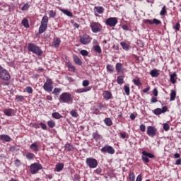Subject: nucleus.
Listing matches in <instances>:
<instances>
[{
    "label": "nucleus",
    "mask_w": 181,
    "mask_h": 181,
    "mask_svg": "<svg viewBox=\"0 0 181 181\" xmlns=\"http://www.w3.org/2000/svg\"><path fill=\"white\" fill-rule=\"evenodd\" d=\"M59 101L62 104H71L73 98L70 93L64 92L59 95Z\"/></svg>",
    "instance_id": "1"
},
{
    "label": "nucleus",
    "mask_w": 181,
    "mask_h": 181,
    "mask_svg": "<svg viewBox=\"0 0 181 181\" xmlns=\"http://www.w3.org/2000/svg\"><path fill=\"white\" fill-rule=\"evenodd\" d=\"M28 52H32V53L36 54V56H42V54H43V51L42 49L33 43L28 44Z\"/></svg>",
    "instance_id": "2"
},
{
    "label": "nucleus",
    "mask_w": 181,
    "mask_h": 181,
    "mask_svg": "<svg viewBox=\"0 0 181 181\" xmlns=\"http://www.w3.org/2000/svg\"><path fill=\"white\" fill-rule=\"evenodd\" d=\"M42 169H43V165L40 163H34L30 165V172L32 175H36Z\"/></svg>",
    "instance_id": "3"
},
{
    "label": "nucleus",
    "mask_w": 181,
    "mask_h": 181,
    "mask_svg": "<svg viewBox=\"0 0 181 181\" xmlns=\"http://www.w3.org/2000/svg\"><path fill=\"white\" fill-rule=\"evenodd\" d=\"M86 163L90 169H95L98 166V160L91 157L86 159Z\"/></svg>",
    "instance_id": "4"
},
{
    "label": "nucleus",
    "mask_w": 181,
    "mask_h": 181,
    "mask_svg": "<svg viewBox=\"0 0 181 181\" xmlns=\"http://www.w3.org/2000/svg\"><path fill=\"white\" fill-rule=\"evenodd\" d=\"M0 78L4 80L5 81H9L11 80V74L8 70L4 69L2 66L0 65Z\"/></svg>",
    "instance_id": "5"
},
{
    "label": "nucleus",
    "mask_w": 181,
    "mask_h": 181,
    "mask_svg": "<svg viewBox=\"0 0 181 181\" xmlns=\"http://www.w3.org/2000/svg\"><path fill=\"white\" fill-rule=\"evenodd\" d=\"M90 28L93 33H98L103 30V25L98 22H91Z\"/></svg>",
    "instance_id": "6"
},
{
    "label": "nucleus",
    "mask_w": 181,
    "mask_h": 181,
    "mask_svg": "<svg viewBox=\"0 0 181 181\" xmlns=\"http://www.w3.org/2000/svg\"><path fill=\"white\" fill-rule=\"evenodd\" d=\"M43 89L47 93H52L53 91V81L50 78H47L43 85Z\"/></svg>",
    "instance_id": "7"
},
{
    "label": "nucleus",
    "mask_w": 181,
    "mask_h": 181,
    "mask_svg": "<svg viewBox=\"0 0 181 181\" xmlns=\"http://www.w3.org/2000/svg\"><path fill=\"white\" fill-rule=\"evenodd\" d=\"M150 158V159H153V158H155V155L148 153L146 151H142L141 159L144 163H149V158Z\"/></svg>",
    "instance_id": "8"
},
{
    "label": "nucleus",
    "mask_w": 181,
    "mask_h": 181,
    "mask_svg": "<svg viewBox=\"0 0 181 181\" xmlns=\"http://www.w3.org/2000/svg\"><path fill=\"white\" fill-rule=\"evenodd\" d=\"M159 133L158 132V129L154 126H148L147 128V135L151 136V138H153V136H156L158 135Z\"/></svg>",
    "instance_id": "9"
},
{
    "label": "nucleus",
    "mask_w": 181,
    "mask_h": 181,
    "mask_svg": "<svg viewBox=\"0 0 181 181\" xmlns=\"http://www.w3.org/2000/svg\"><path fill=\"white\" fill-rule=\"evenodd\" d=\"M91 40H93V38L87 34H85L80 37V43H81V45H90V43H91Z\"/></svg>",
    "instance_id": "10"
},
{
    "label": "nucleus",
    "mask_w": 181,
    "mask_h": 181,
    "mask_svg": "<svg viewBox=\"0 0 181 181\" xmlns=\"http://www.w3.org/2000/svg\"><path fill=\"white\" fill-rule=\"evenodd\" d=\"M118 23V19L115 17H110L105 21V25L110 28H114Z\"/></svg>",
    "instance_id": "11"
},
{
    "label": "nucleus",
    "mask_w": 181,
    "mask_h": 181,
    "mask_svg": "<svg viewBox=\"0 0 181 181\" xmlns=\"http://www.w3.org/2000/svg\"><path fill=\"white\" fill-rule=\"evenodd\" d=\"M101 152H107L110 155H114L115 153V149L111 146H105L101 148Z\"/></svg>",
    "instance_id": "12"
},
{
    "label": "nucleus",
    "mask_w": 181,
    "mask_h": 181,
    "mask_svg": "<svg viewBox=\"0 0 181 181\" xmlns=\"http://www.w3.org/2000/svg\"><path fill=\"white\" fill-rule=\"evenodd\" d=\"M144 23H145V25H160L162 21H160V20H158L157 18H153V20L146 19L144 20Z\"/></svg>",
    "instance_id": "13"
},
{
    "label": "nucleus",
    "mask_w": 181,
    "mask_h": 181,
    "mask_svg": "<svg viewBox=\"0 0 181 181\" xmlns=\"http://www.w3.org/2000/svg\"><path fill=\"white\" fill-rule=\"evenodd\" d=\"M168 111V106H164L160 108H156L155 109L153 112L155 114V115H160V114H165Z\"/></svg>",
    "instance_id": "14"
},
{
    "label": "nucleus",
    "mask_w": 181,
    "mask_h": 181,
    "mask_svg": "<svg viewBox=\"0 0 181 181\" xmlns=\"http://www.w3.org/2000/svg\"><path fill=\"white\" fill-rule=\"evenodd\" d=\"M104 100H111L112 98V93L110 90H105L103 93Z\"/></svg>",
    "instance_id": "15"
},
{
    "label": "nucleus",
    "mask_w": 181,
    "mask_h": 181,
    "mask_svg": "<svg viewBox=\"0 0 181 181\" xmlns=\"http://www.w3.org/2000/svg\"><path fill=\"white\" fill-rule=\"evenodd\" d=\"M60 43H62V40H60V38L56 37L53 40L52 47H54L55 49H57V47L60 46Z\"/></svg>",
    "instance_id": "16"
},
{
    "label": "nucleus",
    "mask_w": 181,
    "mask_h": 181,
    "mask_svg": "<svg viewBox=\"0 0 181 181\" xmlns=\"http://www.w3.org/2000/svg\"><path fill=\"white\" fill-rule=\"evenodd\" d=\"M88 91H91V86H88V88H81L76 90V93L78 94H81V93H88Z\"/></svg>",
    "instance_id": "17"
},
{
    "label": "nucleus",
    "mask_w": 181,
    "mask_h": 181,
    "mask_svg": "<svg viewBox=\"0 0 181 181\" xmlns=\"http://www.w3.org/2000/svg\"><path fill=\"white\" fill-rule=\"evenodd\" d=\"M4 112L5 114V115H6L7 117H12V115H15V110H13V109H5L4 110Z\"/></svg>",
    "instance_id": "18"
},
{
    "label": "nucleus",
    "mask_w": 181,
    "mask_h": 181,
    "mask_svg": "<svg viewBox=\"0 0 181 181\" xmlns=\"http://www.w3.org/2000/svg\"><path fill=\"white\" fill-rule=\"evenodd\" d=\"M30 149H31V151H33V152L37 153V152H39V146L37 145V144L36 142L33 143L30 146Z\"/></svg>",
    "instance_id": "19"
},
{
    "label": "nucleus",
    "mask_w": 181,
    "mask_h": 181,
    "mask_svg": "<svg viewBox=\"0 0 181 181\" xmlns=\"http://www.w3.org/2000/svg\"><path fill=\"white\" fill-rule=\"evenodd\" d=\"M66 67L68 68V71L76 73V66L71 64V62H66Z\"/></svg>",
    "instance_id": "20"
},
{
    "label": "nucleus",
    "mask_w": 181,
    "mask_h": 181,
    "mask_svg": "<svg viewBox=\"0 0 181 181\" xmlns=\"http://www.w3.org/2000/svg\"><path fill=\"white\" fill-rule=\"evenodd\" d=\"M0 139L1 141H4V142H11V141H12V139H11V136L6 134L0 135Z\"/></svg>",
    "instance_id": "21"
},
{
    "label": "nucleus",
    "mask_w": 181,
    "mask_h": 181,
    "mask_svg": "<svg viewBox=\"0 0 181 181\" xmlns=\"http://www.w3.org/2000/svg\"><path fill=\"white\" fill-rule=\"evenodd\" d=\"M159 69H154L150 71V75L151 77H159L160 73Z\"/></svg>",
    "instance_id": "22"
},
{
    "label": "nucleus",
    "mask_w": 181,
    "mask_h": 181,
    "mask_svg": "<svg viewBox=\"0 0 181 181\" xmlns=\"http://www.w3.org/2000/svg\"><path fill=\"white\" fill-rule=\"evenodd\" d=\"M115 69L117 73H122L124 71V66L121 63H117Z\"/></svg>",
    "instance_id": "23"
},
{
    "label": "nucleus",
    "mask_w": 181,
    "mask_h": 181,
    "mask_svg": "<svg viewBox=\"0 0 181 181\" xmlns=\"http://www.w3.org/2000/svg\"><path fill=\"white\" fill-rule=\"evenodd\" d=\"M47 30V25H45L43 24H40L39 30H38V33L40 35H42V33H45Z\"/></svg>",
    "instance_id": "24"
},
{
    "label": "nucleus",
    "mask_w": 181,
    "mask_h": 181,
    "mask_svg": "<svg viewBox=\"0 0 181 181\" xmlns=\"http://www.w3.org/2000/svg\"><path fill=\"white\" fill-rule=\"evenodd\" d=\"M73 60L75 64H77L78 66H81V64H83V62L80 60V58L77 55L73 56Z\"/></svg>",
    "instance_id": "25"
},
{
    "label": "nucleus",
    "mask_w": 181,
    "mask_h": 181,
    "mask_svg": "<svg viewBox=\"0 0 181 181\" xmlns=\"http://www.w3.org/2000/svg\"><path fill=\"white\" fill-rule=\"evenodd\" d=\"M64 169V165L63 163H59L55 166V172H62Z\"/></svg>",
    "instance_id": "26"
},
{
    "label": "nucleus",
    "mask_w": 181,
    "mask_h": 181,
    "mask_svg": "<svg viewBox=\"0 0 181 181\" xmlns=\"http://www.w3.org/2000/svg\"><path fill=\"white\" fill-rule=\"evenodd\" d=\"M92 136L93 139H95V141H100V139H101L102 138L101 134H98V131L93 132L92 134Z\"/></svg>",
    "instance_id": "27"
},
{
    "label": "nucleus",
    "mask_w": 181,
    "mask_h": 181,
    "mask_svg": "<svg viewBox=\"0 0 181 181\" xmlns=\"http://www.w3.org/2000/svg\"><path fill=\"white\" fill-rule=\"evenodd\" d=\"M94 11H95L97 13H99L100 15H101L104 12L105 9H104V7L103 6H95Z\"/></svg>",
    "instance_id": "28"
},
{
    "label": "nucleus",
    "mask_w": 181,
    "mask_h": 181,
    "mask_svg": "<svg viewBox=\"0 0 181 181\" xmlns=\"http://www.w3.org/2000/svg\"><path fill=\"white\" fill-rule=\"evenodd\" d=\"M47 23H49V17H47V16H45L41 20V25H45V26H47Z\"/></svg>",
    "instance_id": "29"
},
{
    "label": "nucleus",
    "mask_w": 181,
    "mask_h": 181,
    "mask_svg": "<svg viewBox=\"0 0 181 181\" xmlns=\"http://www.w3.org/2000/svg\"><path fill=\"white\" fill-rule=\"evenodd\" d=\"M176 100V92L175 90H170V101H175Z\"/></svg>",
    "instance_id": "30"
},
{
    "label": "nucleus",
    "mask_w": 181,
    "mask_h": 181,
    "mask_svg": "<svg viewBox=\"0 0 181 181\" xmlns=\"http://www.w3.org/2000/svg\"><path fill=\"white\" fill-rule=\"evenodd\" d=\"M177 76V74L175 72H174L173 74H171L170 76V80L172 84H176V79L175 78H176Z\"/></svg>",
    "instance_id": "31"
},
{
    "label": "nucleus",
    "mask_w": 181,
    "mask_h": 181,
    "mask_svg": "<svg viewBox=\"0 0 181 181\" xmlns=\"http://www.w3.org/2000/svg\"><path fill=\"white\" fill-rule=\"evenodd\" d=\"M133 83L134 86H136L137 87L142 86V83H141V79H139V78H136L133 79Z\"/></svg>",
    "instance_id": "32"
},
{
    "label": "nucleus",
    "mask_w": 181,
    "mask_h": 181,
    "mask_svg": "<svg viewBox=\"0 0 181 181\" xmlns=\"http://www.w3.org/2000/svg\"><path fill=\"white\" fill-rule=\"evenodd\" d=\"M104 122L107 127H111L112 125V120L110 117L105 118Z\"/></svg>",
    "instance_id": "33"
},
{
    "label": "nucleus",
    "mask_w": 181,
    "mask_h": 181,
    "mask_svg": "<svg viewBox=\"0 0 181 181\" xmlns=\"http://www.w3.org/2000/svg\"><path fill=\"white\" fill-rule=\"evenodd\" d=\"M25 156L28 160H33V159H35V155L33 153L28 152Z\"/></svg>",
    "instance_id": "34"
},
{
    "label": "nucleus",
    "mask_w": 181,
    "mask_h": 181,
    "mask_svg": "<svg viewBox=\"0 0 181 181\" xmlns=\"http://www.w3.org/2000/svg\"><path fill=\"white\" fill-rule=\"evenodd\" d=\"M120 45L122 46L124 50H129V45L127 44L125 42H120Z\"/></svg>",
    "instance_id": "35"
},
{
    "label": "nucleus",
    "mask_w": 181,
    "mask_h": 181,
    "mask_svg": "<svg viewBox=\"0 0 181 181\" xmlns=\"http://www.w3.org/2000/svg\"><path fill=\"white\" fill-rule=\"evenodd\" d=\"M65 148L66 149V151H68L69 152L71 151H74V147L73 146V145H71V144H66L65 145Z\"/></svg>",
    "instance_id": "36"
},
{
    "label": "nucleus",
    "mask_w": 181,
    "mask_h": 181,
    "mask_svg": "<svg viewBox=\"0 0 181 181\" xmlns=\"http://www.w3.org/2000/svg\"><path fill=\"white\" fill-rule=\"evenodd\" d=\"M23 26H24V28H29V21H28V19L24 18L22 22H21Z\"/></svg>",
    "instance_id": "37"
},
{
    "label": "nucleus",
    "mask_w": 181,
    "mask_h": 181,
    "mask_svg": "<svg viewBox=\"0 0 181 181\" xmlns=\"http://www.w3.org/2000/svg\"><path fill=\"white\" fill-rule=\"evenodd\" d=\"M93 49H94L95 52H96V53L101 54L103 52V49H101V47H100V45L93 46Z\"/></svg>",
    "instance_id": "38"
},
{
    "label": "nucleus",
    "mask_w": 181,
    "mask_h": 181,
    "mask_svg": "<svg viewBox=\"0 0 181 181\" xmlns=\"http://www.w3.org/2000/svg\"><path fill=\"white\" fill-rule=\"evenodd\" d=\"M117 84H119L120 86L124 84V76H119L117 78Z\"/></svg>",
    "instance_id": "39"
},
{
    "label": "nucleus",
    "mask_w": 181,
    "mask_h": 181,
    "mask_svg": "<svg viewBox=\"0 0 181 181\" xmlns=\"http://www.w3.org/2000/svg\"><path fill=\"white\" fill-rule=\"evenodd\" d=\"M70 115L71 117H73V118H77L78 117V112H77V110H71Z\"/></svg>",
    "instance_id": "40"
},
{
    "label": "nucleus",
    "mask_w": 181,
    "mask_h": 181,
    "mask_svg": "<svg viewBox=\"0 0 181 181\" xmlns=\"http://www.w3.org/2000/svg\"><path fill=\"white\" fill-rule=\"evenodd\" d=\"M52 117L55 118V119H60V118H62L63 116H62L59 112H53Z\"/></svg>",
    "instance_id": "41"
},
{
    "label": "nucleus",
    "mask_w": 181,
    "mask_h": 181,
    "mask_svg": "<svg viewBox=\"0 0 181 181\" xmlns=\"http://www.w3.org/2000/svg\"><path fill=\"white\" fill-rule=\"evenodd\" d=\"M119 135L120 138H122V139H125V138H128V134H127V132H120L119 133Z\"/></svg>",
    "instance_id": "42"
},
{
    "label": "nucleus",
    "mask_w": 181,
    "mask_h": 181,
    "mask_svg": "<svg viewBox=\"0 0 181 181\" xmlns=\"http://www.w3.org/2000/svg\"><path fill=\"white\" fill-rule=\"evenodd\" d=\"M47 125L49 128H54L56 127V122L53 120H49L47 122Z\"/></svg>",
    "instance_id": "43"
},
{
    "label": "nucleus",
    "mask_w": 181,
    "mask_h": 181,
    "mask_svg": "<svg viewBox=\"0 0 181 181\" xmlns=\"http://www.w3.org/2000/svg\"><path fill=\"white\" fill-rule=\"evenodd\" d=\"M16 100L18 103H22V101H23V100H25V97H23V95H17L16 96Z\"/></svg>",
    "instance_id": "44"
},
{
    "label": "nucleus",
    "mask_w": 181,
    "mask_h": 181,
    "mask_svg": "<svg viewBox=\"0 0 181 181\" xmlns=\"http://www.w3.org/2000/svg\"><path fill=\"white\" fill-rule=\"evenodd\" d=\"M124 93H126V95H129L130 91H131V89L129 88V86L125 85L124 86Z\"/></svg>",
    "instance_id": "45"
},
{
    "label": "nucleus",
    "mask_w": 181,
    "mask_h": 181,
    "mask_svg": "<svg viewBox=\"0 0 181 181\" xmlns=\"http://www.w3.org/2000/svg\"><path fill=\"white\" fill-rule=\"evenodd\" d=\"M63 13H64V15H66V16H69V17H73V13H71V11H69V10H62Z\"/></svg>",
    "instance_id": "46"
},
{
    "label": "nucleus",
    "mask_w": 181,
    "mask_h": 181,
    "mask_svg": "<svg viewBox=\"0 0 181 181\" xmlns=\"http://www.w3.org/2000/svg\"><path fill=\"white\" fill-rule=\"evenodd\" d=\"M106 69L107 71H110V73H112V71H114V66L111 64H107Z\"/></svg>",
    "instance_id": "47"
},
{
    "label": "nucleus",
    "mask_w": 181,
    "mask_h": 181,
    "mask_svg": "<svg viewBox=\"0 0 181 181\" xmlns=\"http://www.w3.org/2000/svg\"><path fill=\"white\" fill-rule=\"evenodd\" d=\"M166 6H163L162 10L160 12V16H165V15H166Z\"/></svg>",
    "instance_id": "48"
},
{
    "label": "nucleus",
    "mask_w": 181,
    "mask_h": 181,
    "mask_svg": "<svg viewBox=\"0 0 181 181\" xmlns=\"http://www.w3.org/2000/svg\"><path fill=\"white\" fill-rule=\"evenodd\" d=\"M57 13L56 11L51 10L49 11V18H56Z\"/></svg>",
    "instance_id": "49"
},
{
    "label": "nucleus",
    "mask_w": 181,
    "mask_h": 181,
    "mask_svg": "<svg viewBox=\"0 0 181 181\" xmlns=\"http://www.w3.org/2000/svg\"><path fill=\"white\" fill-rule=\"evenodd\" d=\"M62 91V88H55L52 92V94H54V95H59V93Z\"/></svg>",
    "instance_id": "50"
},
{
    "label": "nucleus",
    "mask_w": 181,
    "mask_h": 181,
    "mask_svg": "<svg viewBox=\"0 0 181 181\" xmlns=\"http://www.w3.org/2000/svg\"><path fill=\"white\" fill-rule=\"evenodd\" d=\"M129 181H135V173H130L129 175Z\"/></svg>",
    "instance_id": "51"
},
{
    "label": "nucleus",
    "mask_w": 181,
    "mask_h": 181,
    "mask_svg": "<svg viewBox=\"0 0 181 181\" xmlns=\"http://www.w3.org/2000/svg\"><path fill=\"white\" fill-rule=\"evenodd\" d=\"M25 90L28 94H33V88H32L31 86H27L25 88Z\"/></svg>",
    "instance_id": "52"
},
{
    "label": "nucleus",
    "mask_w": 181,
    "mask_h": 181,
    "mask_svg": "<svg viewBox=\"0 0 181 181\" xmlns=\"http://www.w3.org/2000/svg\"><path fill=\"white\" fill-rule=\"evenodd\" d=\"M30 8V4H28V3L25 4L23 7L21 8L22 11H28V9H29Z\"/></svg>",
    "instance_id": "53"
},
{
    "label": "nucleus",
    "mask_w": 181,
    "mask_h": 181,
    "mask_svg": "<svg viewBox=\"0 0 181 181\" xmlns=\"http://www.w3.org/2000/svg\"><path fill=\"white\" fill-rule=\"evenodd\" d=\"M83 87H88L90 86V81L88 80H84L82 82Z\"/></svg>",
    "instance_id": "54"
},
{
    "label": "nucleus",
    "mask_w": 181,
    "mask_h": 181,
    "mask_svg": "<svg viewBox=\"0 0 181 181\" xmlns=\"http://www.w3.org/2000/svg\"><path fill=\"white\" fill-rule=\"evenodd\" d=\"M14 165H15V166H16V168H19V166H21V160L16 159L14 160Z\"/></svg>",
    "instance_id": "55"
},
{
    "label": "nucleus",
    "mask_w": 181,
    "mask_h": 181,
    "mask_svg": "<svg viewBox=\"0 0 181 181\" xmlns=\"http://www.w3.org/2000/svg\"><path fill=\"white\" fill-rule=\"evenodd\" d=\"M80 54L82 56H88V52L86 49H82L80 51Z\"/></svg>",
    "instance_id": "56"
},
{
    "label": "nucleus",
    "mask_w": 181,
    "mask_h": 181,
    "mask_svg": "<svg viewBox=\"0 0 181 181\" xmlns=\"http://www.w3.org/2000/svg\"><path fill=\"white\" fill-rule=\"evenodd\" d=\"M163 129L164 131H169V129H170V126H169V124L168 123L163 124Z\"/></svg>",
    "instance_id": "57"
},
{
    "label": "nucleus",
    "mask_w": 181,
    "mask_h": 181,
    "mask_svg": "<svg viewBox=\"0 0 181 181\" xmlns=\"http://www.w3.org/2000/svg\"><path fill=\"white\" fill-rule=\"evenodd\" d=\"M173 29H175V30H177V31L180 30V23H177L175 24V26L173 27Z\"/></svg>",
    "instance_id": "58"
},
{
    "label": "nucleus",
    "mask_w": 181,
    "mask_h": 181,
    "mask_svg": "<svg viewBox=\"0 0 181 181\" xmlns=\"http://www.w3.org/2000/svg\"><path fill=\"white\" fill-rule=\"evenodd\" d=\"M40 125L42 129H44V131H47V126L46 125V124L41 122Z\"/></svg>",
    "instance_id": "59"
},
{
    "label": "nucleus",
    "mask_w": 181,
    "mask_h": 181,
    "mask_svg": "<svg viewBox=\"0 0 181 181\" xmlns=\"http://www.w3.org/2000/svg\"><path fill=\"white\" fill-rule=\"evenodd\" d=\"M140 131H141V132H145V131H146V127L145 126V124H141L140 125Z\"/></svg>",
    "instance_id": "60"
},
{
    "label": "nucleus",
    "mask_w": 181,
    "mask_h": 181,
    "mask_svg": "<svg viewBox=\"0 0 181 181\" xmlns=\"http://www.w3.org/2000/svg\"><path fill=\"white\" fill-rule=\"evenodd\" d=\"M101 172H103V170H101L100 168H98L94 170V173H96V175H100Z\"/></svg>",
    "instance_id": "61"
},
{
    "label": "nucleus",
    "mask_w": 181,
    "mask_h": 181,
    "mask_svg": "<svg viewBox=\"0 0 181 181\" xmlns=\"http://www.w3.org/2000/svg\"><path fill=\"white\" fill-rule=\"evenodd\" d=\"M65 78L69 83H73V81H74V79L72 77H71V76H65Z\"/></svg>",
    "instance_id": "62"
},
{
    "label": "nucleus",
    "mask_w": 181,
    "mask_h": 181,
    "mask_svg": "<svg viewBox=\"0 0 181 181\" xmlns=\"http://www.w3.org/2000/svg\"><path fill=\"white\" fill-rule=\"evenodd\" d=\"M153 94L154 97H158V89L157 88H154L153 90Z\"/></svg>",
    "instance_id": "63"
},
{
    "label": "nucleus",
    "mask_w": 181,
    "mask_h": 181,
    "mask_svg": "<svg viewBox=\"0 0 181 181\" xmlns=\"http://www.w3.org/2000/svg\"><path fill=\"white\" fill-rule=\"evenodd\" d=\"M151 103H152L153 104H155V103H158V99L155 97H152L151 100Z\"/></svg>",
    "instance_id": "64"
}]
</instances>
